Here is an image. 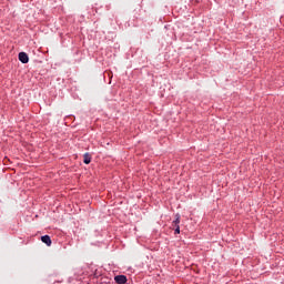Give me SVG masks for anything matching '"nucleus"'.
<instances>
[{"label": "nucleus", "mask_w": 284, "mask_h": 284, "mask_svg": "<svg viewBox=\"0 0 284 284\" xmlns=\"http://www.w3.org/2000/svg\"><path fill=\"white\" fill-rule=\"evenodd\" d=\"M114 281L118 284H125V283H128V276H125V275H116L114 277Z\"/></svg>", "instance_id": "f257e3e1"}, {"label": "nucleus", "mask_w": 284, "mask_h": 284, "mask_svg": "<svg viewBox=\"0 0 284 284\" xmlns=\"http://www.w3.org/2000/svg\"><path fill=\"white\" fill-rule=\"evenodd\" d=\"M19 61H21V63H28V61H30V58L28 57V53L26 52H20L18 55Z\"/></svg>", "instance_id": "f03ea898"}, {"label": "nucleus", "mask_w": 284, "mask_h": 284, "mask_svg": "<svg viewBox=\"0 0 284 284\" xmlns=\"http://www.w3.org/2000/svg\"><path fill=\"white\" fill-rule=\"evenodd\" d=\"M83 163H85V165H90V163H92V155H90V153L83 154Z\"/></svg>", "instance_id": "7ed1b4c3"}, {"label": "nucleus", "mask_w": 284, "mask_h": 284, "mask_svg": "<svg viewBox=\"0 0 284 284\" xmlns=\"http://www.w3.org/2000/svg\"><path fill=\"white\" fill-rule=\"evenodd\" d=\"M42 243H44L45 245H48V247H50V245H52V240L50 239V235H44L41 237Z\"/></svg>", "instance_id": "20e7f679"}, {"label": "nucleus", "mask_w": 284, "mask_h": 284, "mask_svg": "<svg viewBox=\"0 0 284 284\" xmlns=\"http://www.w3.org/2000/svg\"><path fill=\"white\" fill-rule=\"evenodd\" d=\"M180 223H181V215L175 214V220L172 222V226L173 227H179Z\"/></svg>", "instance_id": "39448f33"}, {"label": "nucleus", "mask_w": 284, "mask_h": 284, "mask_svg": "<svg viewBox=\"0 0 284 284\" xmlns=\"http://www.w3.org/2000/svg\"><path fill=\"white\" fill-rule=\"evenodd\" d=\"M175 234H181V226L175 227Z\"/></svg>", "instance_id": "423d86ee"}]
</instances>
